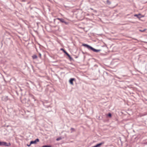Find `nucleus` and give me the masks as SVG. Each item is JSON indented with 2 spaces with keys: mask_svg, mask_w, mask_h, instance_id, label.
Returning a JSON list of instances; mask_svg holds the SVG:
<instances>
[{
  "mask_svg": "<svg viewBox=\"0 0 147 147\" xmlns=\"http://www.w3.org/2000/svg\"><path fill=\"white\" fill-rule=\"evenodd\" d=\"M39 141V140L38 138L36 139L34 141H32L30 142V144L36 143L37 142H38Z\"/></svg>",
  "mask_w": 147,
  "mask_h": 147,
  "instance_id": "obj_5",
  "label": "nucleus"
},
{
  "mask_svg": "<svg viewBox=\"0 0 147 147\" xmlns=\"http://www.w3.org/2000/svg\"><path fill=\"white\" fill-rule=\"evenodd\" d=\"M64 53L67 55L70 60H73V59L71 57L70 55L65 50H63Z\"/></svg>",
  "mask_w": 147,
  "mask_h": 147,
  "instance_id": "obj_4",
  "label": "nucleus"
},
{
  "mask_svg": "<svg viewBox=\"0 0 147 147\" xmlns=\"http://www.w3.org/2000/svg\"><path fill=\"white\" fill-rule=\"evenodd\" d=\"M39 57L40 58H41V54L39 53Z\"/></svg>",
  "mask_w": 147,
  "mask_h": 147,
  "instance_id": "obj_14",
  "label": "nucleus"
},
{
  "mask_svg": "<svg viewBox=\"0 0 147 147\" xmlns=\"http://www.w3.org/2000/svg\"><path fill=\"white\" fill-rule=\"evenodd\" d=\"M145 30H140V31L143 32L144 31H145Z\"/></svg>",
  "mask_w": 147,
  "mask_h": 147,
  "instance_id": "obj_15",
  "label": "nucleus"
},
{
  "mask_svg": "<svg viewBox=\"0 0 147 147\" xmlns=\"http://www.w3.org/2000/svg\"><path fill=\"white\" fill-rule=\"evenodd\" d=\"M10 145L9 143H7L3 142H0V146H8Z\"/></svg>",
  "mask_w": 147,
  "mask_h": 147,
  "instance_id": "obj_2",
  "label": "nucleus"
},
{
  "mask_svg": "<svg viewBox=\"0 0 147 147\" xmlns=\"http://www.w3.org/2000/svg\"><path fill=\"white\" fill-rule=\"evenodd\" d=\"M140 15V14H139L138 15V14H135V15H134V16H135L137 17H138V15Z\"/></svg>",
  "mask_w": 147,
  "mask_h": 147,
  "instance_id": "obj_13",
  "label": "nucleus"
},
{
  "mask_svg": "<svg viewBox=\"0 0 147 147\" xmlns=\"http://www.w3.org/2000/svg\"><path fill=\"white\" fill-rule=\"evenodd\" d=\"M42 147H51V146L49 145H44Z\"/></svg>",
  "mask_w": 147,
  "mask_h": 147,
  "instance_id": "obj_11",
  "label": "nucleus"
},
{
  "mask_svg": "<svg viewBox=\"0 0 147 147\" xmlns=\"http://www.w3.org/2000/svg\"><path fill=\"white\" fill-rule=\"evenodd\" d=\"M82 45L86 47L88 49L92 50L93 51L96 53L100 51V49H96L90 45L85 44H83Z\"/></svg>",
  "mask_w": 147,
  "mask_h": 147,
  "instance_id": "obj_1",
  "label": "nucleus"
},
{
  "mask_svg": "<svg viewBox=\"0 0 147 147\" xmlns=\"http://www.w3.org/2000/svg\"><path fill=\"white\" fill-rule=\"evenodd\" d=\"M95 11L96 12H97L96 11Z\"/></svg>",
  "mask_w": 147,
  "mask_h": 147,
  "instance_id": "obj_19",
  "label": "nucleus"
},
{
  "mask_svg": "<svg viewBox=\"0 0 147 147\" xmlns=\"http://www.w3.org/2000/svg\"><path fill=\"white\" fill-rule=\"evenodd\" d=\"M74 80H75L74 78H71L69 80V83L70 84H71L73 85V81Z\"/></svg>",
  "mask_w": 147,
  "mask_h": 147,
  "instance_id": "obj_6",
  "label": "nucleus"
},
{
  "mask_svg": "<svg viewBox=\"0 0 147 147\" xmlns=\"http://www.w3.org/2000/svg\"><path fill=\"white\" fill-rule=\"evenodd\" d=\"M71 133H72L73 131H75V129L73 128H71Z\"/></svg>",
  "mask_w": 147,
  "mask_h": 147,
  "instance_id": "obj_8",
  "label": "nucleus"
},
{
  "mask_svg": "<svg viewBox=\"0 0 147 147\" xmlns=\"http://www.w3.org/2000/svg\"><path fill=\"white\" fill-rule=\"evenodd\" d=\"M31 144H30H30L29 145H28V144H27V146H30V145H31Z\"/></svg>",
  "mask_w": 147,
  "mask_h": 147,
  "instance_id": "obj_16",
  "label": "nucleus"
},
{
  "mask_svg": "<svg viewBox=\"0 0 147 147\" xmlns=\"http://www.w3.org/2000/svg\"><path fill=\"white\" fill-rule=\"evenodd\" d=\"M108 116L109 117H111V113H109L108 114Z\"/></svg>",
  "mask_w": 147,
  "mask_h": 147,
  "instance_id": "obj_12",
  "label": "nucleus"
},
{
  "mask_svg": "<svg viewBox=\"0 0 147 147\" xmlns=\"http://www.w3.org/2000/svg\"><path fill=\"white\" fill-rule=\"evenodd\" d=\"M61 50H63H63H64L63 49H61Z\"/></svg>",
  "mask_w": 147,
  "mask_h": 147,
  "instance_id": "obj_17",
  "label": "nucleus"
},
{
  "mask_svg": "<svg viewBox=\"0 0 147 147\" xmlns=\"http://www.w3.org/2000/svg\"><path fill=\"white\" fill-rule=\"evenodd\" d=\"M32 58L33 59H35L37 58V56L36 55H34L32 56Z\"/></svg>",
  "mask_w": 147,
  "mask_h": 147,
  "instance_id": "obj_7",
  "label": "nucleus"
},
{
  "mask_svg": "<svg viewBox=\"0 0 147 147\" xmlns=\"http://www.w3.org/2000/svg\"><path fill=\"white\" fill-rule=\"evenodd\" d=\"M107 4L108 5H110L111 4V2L109 0H107Z\"/></svg>",
  "mask_w": 147,
  "mask_h": 147,
  "instance_id": "obj_9",
  "label": "nucleus"
},
{
  "mask_svg": "<svg viewBox=\"0 0 147 147\" xmlns=\"http://www.w3.org/2000/svg\"><path fill=\"white\" fill-rule=\"evenodd\" d=\"M61 139H62L61 138V137H59V138H57L56 140L58 141H59Z\"/></svg>",
  "mask_w": 147,
  "mask_h": 147,
  "instance_id": "obj_10",
  "label": "nucleus"
},
{
  "mask_svg": "<svg viewBox=\"0 0 147 147\" xmlns=\"http://www.w3.org/2000/svg\"><path fill=\"white\" fill-rule=\"evenodd\" d=\"M57 19L60 21L61 23H64L66 25H68V22H65L63 18H57Z\"/></svg>",
  "mask_w": 147,
  "mask_h": 147,
  "instance_id": "obj_3",
  "label": "nucleus"
},
{
  "mask_svg": "<svg viewBox=\"0 0 147 147\" xmlns=\"http://www.w3.org/2000/svg\"><path fill=\"white\" fill-rule=\"evenodd\" d=\"M90 9H92V10H93V9H92V8H90Z\"/></svg>",
  "mask_w": 147,
  "mask_h": 147,
  "instance_id": "obj_18",
  "label": "nucleus"
}]
</instances>
